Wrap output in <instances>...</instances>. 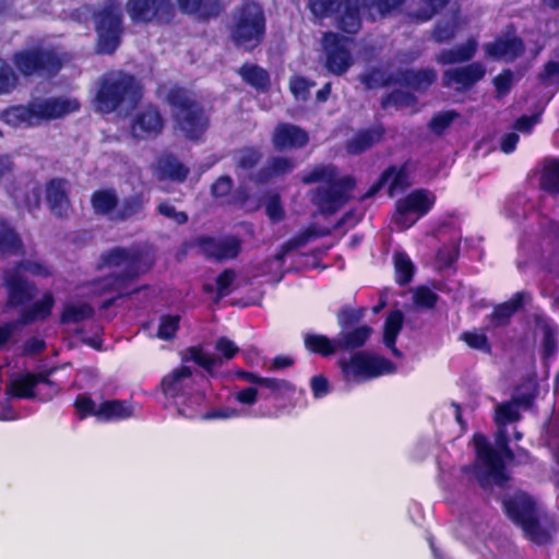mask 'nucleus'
Returning <instances> with one entry per match:
<instances>
[{"instance_id":"f257e3e1","label":"nucleus","mask_w":559,"mask_h":559,"mask_svg":"<svg viewBox=\"0 0 559 559\" xmlns=\"http://www.w3.org/2000/svg\"><path fill=\"white\" fill-rule=\"evenodd\" d=\"M475 448V461L464 465L462 473L473 476L480 488L487 490L492 484L504 486L510 477L506 469L507 461H513L514 452L510 448L508 433L500 429L496 436L497 449H493L484 435L476 433L473 437Z\"/></svg>"},{"instance_id":"f03ea898","label":"nucleus","mask_w":559,"mask_h":559,"mask_svg":"<svg viewBox=\"0 0 559 559\" xmlns=\"http://www.w3.org/2000/svg\"><path fill=\"white\" fill-rule=\"evenodd\" d=\"M144 87L141 81L124 71L111 72L100 78L94 107L103 115L130 116L141 104Z\"/></svg>"},{"instance_id":"7ed1b4c3","label":"nucleus","mask_w":559,"mask_h":559,"mask_svg":"<svg viewBox=\"0 0 559 559\" xmlns=\"http://www.w3.org/2000/svg\"><path fill=\"white\" fill-rule=\"evenodd\" d=\"M166 103L176 130L190 141H200L210 128V116L191 90L173 85L166 93Z\"/></svg>"},{"instance_id":"20e7f679","label":"nucleus","mask_w":559,"mask_h":559,"mask_svg":"<svg viewBox=\"0 0 559 559\" xmlns=\"http://www.w3.org/2000/svg\"><path fill=\"white\" fill-rule=\"evenodd\" d=\"M332 247H281L280 251L250 266L252 277L270 276L278 283L286 272L321 266V259Z\"/></svg>"},{"instance_id":"39448f33","label":"nucleus","mask_w":559,"mask_h":559,"mask_svg":"<svg viewBox=\"0 0 559 559\" xmlns=\"http://www.w3.org/2000/svg\"><path fill=\"white\" fill-rule=\"evenodd\" d=\"M266 35V17L263 7L253 0H243L231 12L229 38L246 51H253Z\"/></svg>"},{"instance_id":"423d86ee","label":"nucleus","mask_w":559,"mask_h":559,"mask_svg":"<svg viewBox=\"0 0 559 559\" xmlns=\"http://www.w3.org/2000/svg\"><path fill=\"white\" fill-rule=\"evenodd\" d=\"M408 0H338L334 14L338 28L355 35L362 26V16L374 22L399 11Z\"/></svg>"},{"instance_id":"0eeeda50","label":"nucleus","mask_w":559,"mask_h":559,"mask_svg":"<svg viewBox=\"0 0 559 559\" xmlns=\"http://www.w3.org/2000/svg\"><path fill=\"white\" fill-rule=\"evenodd\" d=\"M100 265L123 266V269L120 273L94 280L92 285L97 294L128 293V285L145 271L142 266L141 252L136 250L130 253L126 247H114V249L103 254Z\"/></svg>"},{"instance_id":"6e6552de","label":"nucleus","mask_w":559,"mask_h":559,"mask_svg":"<svg viewBox=\"0 0 559 559\" xmlns=\"http://www.w3.org/2000/svg\"><path fill=\"white\" fill-rule=\"evenodd\" d=\"M17 75L28 78H53L63 67L59 53L51 47L34 45L13 52L11 57Z\"/></svg>"},{"instance_id":"1a4fd4ad","label":"nucleus","mask_w":559,"mask_h":559,"mask_svg":"<svg viewBox=\"0 0 559 559\" xmlns=\"http://www.w3.org/2000/svg\"><path fill=\"white\" fill-rule=\"evenodd\" d=\"M93 21L97 51L112 55L120 46L123 34V13L119 0H107L99 10L94 11Z\"/></svg>"},{"instance_id":"9d476101","label":"nucleus","mask_w":559,"mask_h":559,"mask_svg":"<svg viewBox=\"0 0 559 559\" xmlns=\"http://www.w3.org/2000/svg\"><path fill=\"white\" fill-rule=\"evenodd\" d=\"M502 503L507 516L520 526L533 543L543 545L549 540V534L540 526L537 506L532 497L520 493L503 499Z\"/></svg>"},{"instance_id":"9b49d317","label":"nucleus","mask_w":559,"mask_h":559,"mask_svg":"<svg viewBox=\"0 0 559 559\" xmlns=\"http://www.w3.org/2000/svg\"><path fill=\"white\" fill-rule=\"evenodd\" d=\"M337 364L346 379L357 382L390 374L396 369L390 359L365 350L355 352L349 359H340Z\"/></svg>"},{"instance_id":"f8f14e48","label":"nucleus","mask_w":559,"mask_h":559,"mask_svg":"<svg viewBox=\"0 0 559 559\" xmlns=\"http://www.w3.org/2000/svg\"><path fill=\"white\" fill-rule=\"evenodd\" d=\"M349 44L350 39L338 33L326 32L323 34V66L329 73L341 76L350 69L354 58Z\"/></svg>"},{"instance_id":"ddd939ff","label":"nucleus","mask_w":559,"mask_h":559,"mask_svg":"<svg viewBox=\"0 0 559 559\" xmlns=\"http://www.w3.org/2000/svg\"><path fill=\"white\" fill-rule=\"evenodd\" d=\"M355 187V178L346 175L328 183V187H318L313 191L312 201L322 213L333 214L349 201V193Z\"/></svg>"},{"instance_id":"4468645a","label":"nucleus","mask_w":559,"mask_h":559,"mask_svg":"<svg viewBox=\"0 0 559 559\" xmlns=\"http://www.w3.org/2000/svg\"><path fill=\"white\" fill-rule=\"evenodd\" d=\"M126 10L134 24H168L175 15L171 0H127Z\"/></svg>"},{"instance_id":"2eb2a0df","label":"nucleus","mask_w":559,"mask_h":559,"mask_svg":"<svg viewBox=\"0 0 559 559\" xmlns=\"http://www.w3.org/2000/svg\"><path fill=\"white\" fill-rule=\"evenodd\" d=\"M164 118L156 106L147 105L138 111L131 120L130 132L134 139L157 138L164 129Z\"/></svg>"},{"instance_id":"dca6fc26","label":"nucleus","mask_w":559,"mask_h":559,"mask_svg":"<svg viewBox=\"0 0 559 559\" xmlns=\"http://www.w3.org/2000/svg\"><path fill=\"white\" fill-rule=\"evenodd\" d=\"M486 75V68L480 62H472L463 67L448 69L442 74V86L456 91L467 92Z\"/></svg>"},{"instance_id":"f3484780","label":"nucleus","mask_w":559,"mask_h":559,"mask_svg":"<svg viewBox=\"0 0 559 559\" xmlns=\"http://www.w3.org/2000/svg\"><path fill=\"white\" fill-rule=\"evenodd\" d=\"M309 141L308 131L290 122H278L271 135V142L277 152L301 150Z\"/></svg>"},{"instance_id":"a211bd4d","label":"nucleus","mask_w":559,"mask_h":559,"mask_svg":"<svg viewBox=\"0 0 559 559\" xmlns=\"http://www.w3.org/2000/svg\"><path fill=\"white\" fill-rule=\"evenodd\" d=\"M395 85L407 87L414 92L426 93L437 82L433 68L400 69L396 71Z\"/></svg>"},{"instance_id":"6ab92c4d","label":"nucleus","mask_w":559,"mask_h":559,"mask_svg":"<svg viewBox=\"0 0 559 559\" xmlns=\"http://www.w3.org/2000/svg\"><path fill=\"white\" fill-rule=\"evenodd\" d=\"M46 201L51 213L57 217H67L71 211L68 181L55 177L46 182Z\"/></svg>"},{"instance_id":"aec40b11","label":"nucleus","mask_w":559,"mask_h":559,"mask_svg":"<svg viewBox=\"0 0 559 559\" xmlns=\"http://www.w3.org/2000/svg\"><path fill=\"white\" fill-rule=\"evenodd\" d=\"M484 50L486 56L493 60L514 61L524 53L525 45L519 36H498L495 40L485 44Z\"/></svg>"},{"instance_id":"412c9836","label":"nucleus","mask_w":559,"mask_h":559,"mask_svg":"<svg viewBox=\"0 0 559 559\" xmlns=\"http://www.w3.org/2000/svg\"><path fill=\"white\" fill-rule=\"evenodd\" d=\"M4 285L8 293V306L15 308L33 300L36 295V286L27 282L17 272H11L4 276Z\"/></svg>"},{"instance_id":"4be33fe9","label":"nucleus","mask_w":559,"mask_h":559,"mask_svg":"<svg viewBox=\"0 0 559 559\" xmlns=\"http://www.w3.org/2000/svg\"><path fill=\"white\" fill-rule=\"evenodd\" d=\"M191 382V368L188 366H180L163 377L160 381V390L167 399H182L190 394L188 388Z\"/></svg>"},{"instance_id":"5701e85b","label":"nucleus","mask_w":559,"mask_h":559,"mask_svg":"<svg viewBox=\"0 0 559 559\" xmlns=\"http://www.w3.org/2000/svg\"><path fill=\"white\" fill-rule=\"evenodd\" d=\"M384 135L385 128L381 123L360 129L345 142V151L348 155H360L380 143Z\"/></svg>"},{"instance_id":"b1692460","label":"nucleus","mask_w":559,"mask_h":559,"mask_svg":"<svg viewBox=\"0 0 559 559\" xmlns=\"http://www.w3.org/2000/svg\"><path fill=\"white\" fill-rule=\"evenodd\" d=\"M180 11L201 23L217 19L224 11L223 0H177Z\"/></svg>"},{"instance_id":"393cba45","label":"nucleus","mask_w":559,"mask_h":559,"mask_svg":"<svg viewBox=\"0 0 559 559\" xmlns=\"http://www.w3.org/2000/svg\"><path fill=\"white\" fill-rule=\"evenodd\" d=\"M296 163L292 157L273 156L253 175L251 180L257 185H265L274 178L292 173Z\"/></svg>"},{"instance_id":"a878e982","label":"nucleus","mask_w":559,"mask_h":559,"mask_svg":"<svg viewBox=\"0 0 559 559\" xmlns=\"http://www.w3.org/2000/svg\"><path fill=\"white\" fill-rule=\"evenodd\" d=\"M0 120L13 128H29L38 124L34 103L12 105L0 112Z\"/></svg>"},{"instance_id":"bb28decb","label":"nucleus","mask_w":559,"mask_h":559,"mask_svg":"<svg viewBox=\"0 0 559 559\" xmlns=\"http://www.w3.org/2000/svg\"><path fill=\"white\" fill-rule=\"evenodd\" d=\"M403 211H411L418 218L426 216L435 206L437 197L428 189L419 188L400 199Z\"/></svg>"},{"instance_id":"cd10ccee","label":"nucleus","mask_w":559,"mask_h":559,"mask_svg":"<svg viewBox=\"0 0 559 559\" xmlns=\"http://www.w3.org/2000/svg\"><path fill=\"white\" fill-rule=\"evenodd\" d=\"M35 104L38 124L44 120L60 118L79 109L75 100L48 98Z\"/></svg>"},{"instance_id":"c85d7f7f","label":"nucleus","mask_w":559,"mask_h":559,"mask_svg":"<svg viewBox=\"0 0 559 559\" xmlns=\"http://www.w3.org/2000/svg\"><path fill=\"white\" fill-rule=\"evenodd\" d=\"M527 296L528 294L526 292H516L509 300L496 305L492 312L489 314L491 324L495 328L508 325L513 314L524 307Z\"/></svg>"},{"instance_id":"c756f323","label":"nucleus","mask_w":559,"mask_h":559,"mask_svg":"<svg viewBox=\"0 0 559 559\" xmlns=\"http://www.w3.org/2000/svg\"><path fill=\"white\" fill-rule=\"evenodd\" d=\"M340 330L336 335L338 352H352L364 347L373 332L368 324Z\"/></svg>"},{"instance_id":"7c9ffc66","label":"nucleus","mask_w":559,"mask_h":559,"mask_svg":"<svg viewBox=\"0 0 559 559\" xmlns=\"http://www.w3.org/2000/svg\"><path fill=\"white\" fill-rule=\"evenodd\" d=\"M478 49V43L475 37H468L464 44L454 48L442 49L437 56L436 61L440 64H455L471 61Z\"/></svg>"},{"instance_id":"2f4dec72","label":"nucleus","mask_w":559,"mask_h":559,"mask_svg":"<svg viewBox=\"0 0 559 559\" xmlns=\"http://www.w3.org/2000/svg\"><path fill=\"white\" fill-rule=\"evenodd\" d=\"M132 415V405L122 400H106L97 407V421L99 423L121 421Z\"/></svg>"},{"instance_id":"473e14b6","label":"nucleus","mask_w":559,"mask_h":559,"mask_svg":"<svg viewBox=\"0 0 559 559\" xmlns=\"http://www.w3.org/2000/svg\"><path fill=\"white\" fill-rule=\"evenodd\" d=\"M242 81L260 93H267L271 88V75L264 68L255 63L245 62L238 70Z\"/></svg>"},{"instance_id":"72a5a7b5","label":"nucleus","mask_w":559,"mask_h":559,"mask_svg":"<svg viewBox=\"0 0 559 559\" xmlns=\"http://www.w3.org/2000/svg\"><path fill=\"white\" fill-rule=\"evenodd\" d=\"M53 306L55 298L52 293L46 292L39 300L21 311L19 322L27 325L35 321H44L50 317Z\"/></svg>"},{"instance_id":"f704fd0d","label":"nucleus","mask_w":559,"mask_h":559,"mask_svg":"<svg viewBox=\"0 0 559 559\" xmlns=\"http://www.w3.org/2000/svg\"><path fill=\"white\" fill-rule=\"evenodd\" d=\"M119 198L115 189H98L91 195V206L93 212L98 216L109 217L117 211Z\"/></svg>"},{"instance_id":"c9c22d12","label":"nucleus","mask_w":559,"mask_h":559,"mask_svg":"<svg viewBox=\"0 0 559 559\" xmlns=\"http://www.w3.org/2000/svg\"><path fill=\"white\" fill-rule=\"evenodd\" d=\"M404 324V313L400 309L391 310L383 325V343L391 349L395 357H401L402 353L396 348V340Z\"/></svg>"},{"instance_id":"e433bc0d","label":"nucleus","mask_w":559,"mask_h":559,"mask_svg":"<svg viewBox=\"0 0 559 559\" xmlns=\"http://www.w3.org/2000/svg\"><path fill=\"white\" fill-rule=\"evenodd\" d=\"M305 349L312 355L331 357L338 352L336 337H329L325 334L306 333L304 335Z\"/></svg>"},{"instance_id":"4c0bfd02","label":"nucleus","mask_w":559,"mask_h":559,"mask_svg":"<svg viewBox=\"0 0 559 559\" xmlns=\"http://www.w3.org/2000/svg\"><path fill=\"white\" fill-rule=\"evenodd\" d=\"M460 25V7L455 3V9H452L451 15L448 19L439 20L436 22L431 29V38L437 44L451 41L457 33Z\"/></svg>"},{"instance_id":"58836bf2","label":"nucleus","mask_w":559,"mask_h":559,"mask_svg":"<svg viewBox=\"0 0 559 559\" xmlns=\"http://www.w3.org/2000/svg\"><path fill=\"white\" fill-rule=\"evenodd\" d=\"M157 170L162 178L177 182H183L189 176V168L173 153H166L158 158Z\"/></svg>"},{"instance_id":"ea45409f","label":"nucleus","mask_w":559,"mask_h":559,"mask_svg":"<svg viewBox=\"0 0 559 559\" xmlns=\"http://www.w3.org/2000/svg\"><path fill=\"white\" fill-rule=\"evenodd\" d=\"M144 210V198L141 193H134L119 201L117 211L111 216L114 222H126L139 217Z\"/></svg>"},{"instance_id":"a19ab883","label":"nucleus","mask_w":559,"mask_h":559,"mask_svg":"<svg viewBox=\"0 0 559 559\" xmlns=\"http://www.w3.org/2000/svg\"><path fill=\"white\" fill-rule=\"evenodd\" d=\"M358 80L366 90H377L395 85L396 74L388 73L378 67H372L359 74Z\"/></svg>"},{"instance_id":"79ce46f5","label":"nucleus","mask_w":559,"mask_h":559,"mask_svg":"<svg viewBox=\"0 0 559 559\" xmlns=\"http://www.w3.org/2000/svg\"><path fill=\"white\" fill-rule=\"evenodd\" d=\"M539 188L548 194H559V158L545 160L539 176Z\"/></svg>"},{"instance_id":"37998d69","label":"nucleus","mask_w":559,"mask_h":559,"mask_svg":"<svg viewBox=\"0 0 559 559\" xmlns=\"http://www.w3.org/2000/svg\"><path fill=\"white\" fill-rule=\"evenodd\" d=\"M35 389L34 373L28 372L11 381L5 393L13 399H33L35 397Z\"/></svg>"},{"instance_id":"c03bdc74","label":"nucleus","mask_w":559,"mask_h":559,"mask_svg":"<svg viewBox=\"0 0 559 559\" xmlns=\"http://www.w3.org/2000/svg\"><path fill=\"white\" fill-rule=\"evenodd\" d=\"M384 170H389V194L393 195L395 191H403L411 186L409 182V160H405L399 167L390 165Z\"/></svg>"},{"instance_id":"a18cd8bd","label":"nucleus","mask_w":559,"mask_h":559,"mask_svg":"<svg viewBox=\"0 0 559 559\" xmlns=\"http://www.w3.org/2000/svg\"><path fill=\"white\" fill-rule=\"evenodd\" d=\"M337 175L338 168L335 165L319 164L311 170L304 173L300 180L305 185H312L317 182H324L328 185L337 179Z\"/></svg>"},{"instance_id":"49530a36","label":"nucleus","mask_w":559,"mask_h":559,"mask_svg":"<svg viewBox=\"0 0 559 559\" xmlns=\"http://www.w3.org/2000/svg\"><path fill=\"white\" fill-rule=\"evenodd\" d=\"M187 353L189 356L182 357V361L191 360L203 368L209 374H213L214 369L223 364L222 358L206 354L199 345L188 347Z\"/></svg>"},{"instance_id":"de8ad7c7","label":"nucleus","mask_w":559,"mask_h":559,"mask_svg":"<svg viewBox=\"0 0 559 559\" xmlns=\"http://www.w3.org/2000/svg\"><path fill=\"white\" fill-rule=\"evenodd\" d=\"M187 353L189 356L182 357V361L191 360L203 368L209 374H213L214 369L223 364L222 358L206 354L199 345L188 347Z\"/></svg>"},{"instance_id":"09e8293b","label":"nucleus","mask_w":559,"mask_h":559,"mask_svg":"<svg viewBox=\"0 0 559 559\" xmlns=\"http://www.w3.org/2000/svg\"><path fill=\"white\" fill-rule=\"evenodd\" d=\"M395 282L400 286H405L413 281L415 265L408 254L404 251H397L394 254Z\"/></svg>"},{"instance_id":"8fccbe9b","label":"nucleus","mask_w":559,"mask_h":559,"mask_svg":"<svg viewBox=\"0 0 559 559\" xmlns=\"http://www.w3.org/2000/svg\"><path fill=\"white\" fill-rule=\"evenodd\" d=\"M94 313V308L87 302H83L81 305H67L60 314V322L62 324L80 323L87 319H92Z\"/></svg>"},{"instance_id":"3c124183","label":"nucleus","mask_w":559,"mask_h":559,"mask_svg":"<svg viewBox=\"0 0 559 559\" xmlns=\"http://www.w3.org/2000/svg\"><path fill=\"white\" fill-rule=\"evenodd\" d=\"M365 307L353 308L348 305L342 306L336 312V321L340 329H350L358 326L357 324L366 316Z\"/></svg>"},{"instance_id":"603ef678","label":"nucleus","mask_w":559,"mask_h":559,"mask_svg":"<svg viewBox=\"0 0 559 559\" xmlns=\"http://www.w3.org/2000/svg\"><path fill=\"white\" fill-rule=\"evenodd\" d=\"M436 239L440 245H461L462 231L460 226L453 222H442L435 231Z\"/></svg>"},{"instance_id":"864d4df0","label":"nucleus","mask_w":559,"mask_h":559,"mask_svg":"<svg viewBox=\"0 0 559 559\" xmlns=\"http://www.w3.org/2000/svg\"><path fill=\"white\" fill-rule=\"evenodd\" d=\"M19 85V75L8 60L0 57V95L12 93Z\"/></svg>"},{"instance_id":"5fc2aeb1","label":"nucleus","mask_w":559,"mask_h":559,"mask_svg":"<svg viewBox=\"0 0 559 559\" xmlns=\"http://www.w3.org/2000/svg\"><path fill=\"white\" fill-rule=\"evenodd\" d=\"M316 86V82L306 76L294 74L289 78L288 87L296 100L307 102L310 97V91Z\"/></svg>"},{"instance_id":"6e6d98bb","label":"nucleus","mask_w":559,"mask_h":559,"mask_svg":"<svg viewBox=\"0 0 559 559\" xmlns=\"http://www.w3.org/2000/svg\"><path fill=\"white\" fill-rule=\"evenodd\" d=\"M416 102L417 97L413 93L402 90H393L381 98V108L388 109L391 106L408 107L416 104Z\"/></svg>"},{"instance_id":"4d7b16f0","label":"nucleus","mask_w":559,"mask_h":559,"mask_svg":"<svg viewBox=\"0 0 559 559\" xmlns=\"http://www.w3.org/2000/svg\"><path fill=\"white\" fill-rule=\"evenodd\" d=\"M202 254L216 263H224L226 261L236 259L241 250V247H199Z\"/></svg>"},{"instance_id":"13d9d810","label":"nucleus","mask_w":559,"mask_h":559,"mask_svg":"<svg viewBox=\"0 0 559 559\" xmlns=\"http://www.w3.org/2000/svg\"><path fill=\"white\" fill-rule=\"evenodd\" d=\"M264 209L272 224H278L285 218L286 213L278 192H272L266 197Z\"/></svg>"},{"instance_id":"bf43d9fd","label":"nucleus","mask_w":559,"mask_h":559,"mask_svg":"<svg viewBox=\"0 0 559 559\" xmlns=\"http://www.w3.org/2000/svg\"><path fill=\"white\" fill-rule=\"evenodd\" d=\"M453 0H421L415 16L420 22H427L441 12Z\"/></svg>"},{"instance_id":"052dcab7","label":"nucleus","mask_w":559,"mask_h":559,"mask_svg":"<svg viewBox=\"0 0 559 559\" xmlns=\"http://www.w3.org/2000/svg\"><path fill=\"white\" fill-rule=\"evenodd\" d=\"M521 415L516 405L512 402H504L497 406L495 412V423L499 427L518 421Z\"/></svg>"},{"instance_id":"680f3d73","label":"nucleus","mask_w":559,"mask_h":559,"mask_svg":"<svg viewBox=\"0 0 559 559\" xmlns=\"http://www.w3.org/2000/svg\"><path fill=\"white\" fill-rule=\"evenodd\" d=\"M73 406L80 420H84L88 417H95L97 419V407L94 400L86 393H80L76 395Z\"/></svg>"},{"instance_id":"e2e57ef3","label":"nucleus","mask_w":559,"mask_h":559,"mask_svg":"<svg viewBox=\"0 0 559 559\" xmlns=\"http://www.w3.org/2000/svg\"><path fill=\"white\" fill-rule=\"evenodd\" d=\"M460 340L472 349H477L488 355L492 352L491 344L485 333L464 331L460 335Z\"/></svg>"},{"instance_id":"0e129e2a","label":"nucleus","mask_w":559,"mask_h":559,"mask_svg":"<svg viewBox=\"0 0 559 559\" xmlns=\"http://www.w3.org/2000/svg\"><path fill=\"white\" fill-rule=\"evenodd\" d=\"M558 350V330L550 325L543 329L542 357L548 360L556 355Z\"/></svg>"},{"instance_id":"69168bd1","label":"nucleus","mask_w":559,"mask_h":559,"mask_svg":"<svg viewBox=\"0 0 559 559\" xmlns=\"http://www.w3.org/2000/svg\"><path fill=\"white\" fill-rule=\"evenodd\" d=\"M262 153L255 146H245L239 151L236 166L243 170H251L261 160Z\"/></svg>"},{"instance_id":"338daca9","label":"nucleus","mask_w":559,"mask_h":559,"mask_svg":"<svg viewBox=\"0 0 559 559\" xmlns=\"http://www.w3.org/2000/svg\"><path fill=\"white\" fill-rule=\"evenodd\" d=\"M179 316L164 314L160 317L157 336L160 340L169 341L176 336L179 330Z\"/></svg>"},{"instance_id":"774afa93","label":"nucleus","mask_w":559,"mask_h":559,"mask_svg":"<svg viewBox=\"0 0 559 559\" xmlns=\"http://www.w3.org/2000/svg\"><path fill=\"white\" fill-rule=\"evenodd\" d=\"M414 304L423 309H433L439 300L438 294L427 286H418L413 296Z\"/></svg>"}]
</instances>
